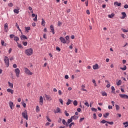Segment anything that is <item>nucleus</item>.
<instances>
[{"label": "nucleus", "instance_id": "f257e3e1", "mask_svg": "<svg viewBox=\"0 0 128 128\" xmlns=\"http://www.w3.org/2000/svg\"><path fill=\"white\" fill-rule=\"evenodd\" d=\"M32 52H33L32 48H30L29 49H26L25 50V54H26V56H32Z\"/></svg>", "mask_w": 128, "mask_h": 128}, {"label": "nucleus", "instance_id": "f03ea898", "mask_svg": "<svg viewBox=\"0 0 128 128\" xmlns=\"http://www.w3.org/2000/svg\"><path fill=\"white\" fill-rule=\"evenodd\" d=\"M4 60L7 68H8L10 66V59H8V57L6 56Z\"/></svg>", "mask_w": 128, "mask_h": 128}, {"label": "nucleus", "instance_id": "7ed1b4c3", "mask_svg": "<svg viewBox=\"0 0 128 128\" xmlns=\"http://www.w3.org/2000/svg\"><path fill=\"white\" fill-rule=\"evenodd\" d=\"M24 72L26 74H28V76H32V72H30V70L28 68H24Z\"/></svg>", "mask_w": 128, "mask_h": 128}, {"label": "nucleus", "instance_id": "20e7f679", "mask_svg": "<svg viewBox=\"0 0 128 128\" xmlns=\"http://www.w3.org/2000/svg\"><path fill=\"white\" fill-rule=\"evenodd\" d=\"M14 72H16V76L17 78H20V71L18 68H16L14 70Z\"/></svg>", "mask_w": 128, "mask_h": 128}, {"label": "nucleus", "instance_id": "39448f33", "mask_svg": "<svg viewBox=\"0 0 128 128\" xmlns=\"http://www.w3.org/2000/svg\"><path fill=\"white\" fill-rule=\"evenodd\" d=\"M22 116H23L24 118H26V120H28V112H26V111L22 112Z\"/></svg>", "mask_w": 128, "mask_h": 128}, {"label": "nucleus", "instance_id": "423d86ee", "mask_svg": "<svg viewBox=\"0 0 128 128\" xmlns=\"http://www.w3.org/2000/svg\"><path fill=\"white\" fill-rule=\"evenodd\" d=\"M119 96L120 98H126V100H128V96L126 94H120Z\"/></svg>", "mask_w": 128, "mask_h": 128}, {"label": "nucleus", "instance_id": "0eeeda50", "mask_svg": "<svg viewBox=\"0 0 128 128\" xmlns=\"http://www.w3.org/2000/svg\"><path fill=\"white\" fill-rule=\"evenodd\" d=\"M60 40L61 42H62V44H66V39L64 38V37L62 36L60 37Z\"/></svg>", "mask_w": 128, "mask_h": 128}, {"label": "nucleus", "instance_id": "6e6552de", "mask_svg": "<svg viewBox=\"0 0 128 128\" xmlns=\"http://www.w3.org/2000/svg\"><path fill=\"white\" fill-rule=\"evenodd\" d=\"M54 114H60L62 113V112H60V108L58 107L56 109V110H54Z\"/></svg>", "mask_w": 128, "mask_h": 128}, {"label": "nucleus", "instance_id": "1a4fd4ad", "mask_svg": "<svg viewBox=\"0 0 128 128\" xmlns=\"http://www.w3.org/2000/svg\"><path fill=\"white\" fill-rule=\"evenodd\" d=\"M92 68L94 70H98V68H100V66H98V64H96L94 65H93Z\"/></svg>", "mask_w": 128, "mask_h": 128}, {"label": "nucleus", "instance_id": "9d476101", "mask_svg": "<svg viewBox=\"0 0 128 128\" xmlns=\"http://www.w3.org/2000/svg\"><path fill=\"white\" fill-rule=\"evenodd\" d=\"M42 104H44V98L42 96L40 97V106H42Z\"/></svg>", "mask_w": 128, "mask_h": 128}, {"label": "nucleus", "instance_id": "9b49d317", "mask_svg": "<svg viewBox=\"0 0 128 128\" xmlns=\"http://www.w3.org/2000/svg\"><path fill=\"white\" fill-rule=\"evenodd\" d=\"M50 30H51V32L54 34V25H51L50 26Z\"/></svg>", "mask_w": 128, "mask_h": 128}, {"label": "nucleus", "instance_id": "f8f14e48", "mask_svg": "<svg viewBox=\"0 0 128 128\" xmlns=\"http://www.w3.org/2000/svg\"><path fill=\"white\" fill-rule=\"evenodd\" d=\"M122 16L120 18L122 20H124V18H126V12H122Z\"/></svg>", "mask_w": 128, "mask_h": 128}, {"label": "nucleus", "instance_id": "ddd939ff", "mask_svg": "<svg viewBox=\"0 0 128 128\" xmlns=\"http://www.w3.org/2000/svg\"><path fill=\"white\" fill-rule=\"evenodd\" d=\"M62 124H63L64 126H68V122H66L64 119H63L62 120Z\"/></svg>", "mask_w": 128, "mask_h": 128}, {"label": "nucleus", "instance_id": "4468645a", "mask_svg": "<svg viewBox=\"0 0 128 128\" xmlns=\"http://www.w3.org/2000/svg\"><path fill=\"white\" fill-rule=\"evenodd\" d=\"M45 97L46 98V100H52V97L48 95L45 94Z\"/></svg>", "mask_w": 128, "mask_h": 128}, {"label": "nucleus", "instance_id": "2eb2a0df", "mask_svg": "<svg viewBox=\"0 0 128 128\" xmlns=\"http://www.w3.org/2000/svg\"><path fill=\"white\" fill-rule=\"evenodd\" d=\"M4 32H8V24L6 23L4 25Z\"/></svg>", "mask_w": 128, "mask_h": 128}, {"label": "nucleus", "instance_id": "dca6fc26", "mask_svg": "<svg viewBox=\"0 0 128 128\" xmlns=\"http://www.w3.org/2000/svg\"><path fill=\"white\" fill-rule=\"evenodd\" d=\"M20 38L22 40H28V37H26V36L24 34L22 35Z\"/></svg>", "mask_w": 128, "mask_h": 128}, {"label": "nucleus", "instance_id": "f3484780", "mask_svg": "<svg viewBox=\"0 0 128 128\" xmlns=\"http://www.w3.org/2000/svg\"><path fill=\"white\" fill-rule=\"evenodd\" d=\"M8 104L10 106V108L12 110V106H14V102H10Z\"/></svg>", "mask_w": 128, "mask_h": 128}, {"label": "nucleus", "instance_id": "a211bd4d", "mask_svg": "<svg viewBox=\"0 0 128 128\" xmlns=\"http://www.w3.org/2000/svg\"><path fill=\"white\" fill-rule=\"evenodd\" d=\"M114 6H122V3L116 2H114Z\"/></svg>", "mask_w": 128, "mask_h": 128}, {"label": "nucleus", "instance_id": "6ab92c4d", "mask_svg": "<svg viewBox=\"0 0 128 128\" xmlns=\"http://www.w3.org/2000/svg\"><path fill=\"white\" fill-rule=\"evenodd\" d=\"M7 92H10L12 94H14V90L10 88L7 89Z\"/></svg>", "mask_w": 128, "mask_h": 128}, {"label": "nucleus", "instance_id": "aec40b11", "mask_svg": "<svg viewBox=\"0 0 128 128\" xmlns=\"http://www.w3.org/2000/svg\"><path fill=\"white\" fill-rule=\"evenodd\" d=\"M8 84L10 88H14V84L12 83H10V82H8Z\"/></svg>", "mask_w": 128, "mask_h": 128}, {"label": "nucleus", "instance_id": "412c9836", "mask_svg": "<svg viewBox=\"0 0 128 128\" xmlns=\"http://www.w3.org/2000/svg\"><path fill=\"white\" fill-rule=\"evenodd\" d=\"M42 22H41V24L42 26H46V21H44V18L42 19Z\"/></svg>", "mask_w": 128, "mask_h": 128}, {"label": "nucleus", "instance_id": "4be33fe9", "mask_svg": "<svg viewBox=\"0 0 128 128\" xmlns=\"http://www.w3.org/2000/svg\"><path fill=\"white\" fill-rule=\"evenodd\" d=\"M81 88V90H83L84 92H86V90L84 89V88H86V86L82 84Z\"/></svg>", "mask_w": 128, "mask_h": 128}, {"label": "nucleus", "instance_id": "5701e85b", "mask_svg": "<svg viewBox=\"0 0 128 128\" xmlns=\"http://www.w3.org/2000/svg\"><path fill=\"white\" fill-rule=\"evenodd\" d=\"M114 16V13H112L111 14L108 15V18H112Z\"/></svg>", "mask_w": 128, "mask_h": 128}, {"label": "nucleus", "instance_id": "b1692460", "mask_svg": "<svg viewBox=\"0 0 128 128\" xmlns=\"http://www.w3.org/2000/svg\"><path fill=\"white\" fill-rule=\"evenodd\" d=\"M72 122V117L68 119L67 121V124H70V122Z\"/></svg>", "mask_w": 128, "mask_h": 128}, {"label": "nucleus", "instance_id": "393cba45", "mask_svg": "<svg viewBox=\"0 0 128 128\" xmlns=\"http://www.w3.org/2000/svg\"><path fill=\"white\" fill-rule=\"evenodd\" d=\"M72 100L70 99H68V102H66L67 106H68L69 104H72Z\"/></svg>", "mask_w": 128, "mask_h": 128}, {"label": "nucleus", "instance_id": "a878e982", "mask_svg": "<svg viewBox=\"0 0 128 128\" xmlns=\"http://www.w3.org/2000/svg\"><path fill=\"white\" fill-rule=\"evenodd\" d=\"M72 120H78V116L74 115V116H71Z\"/></svg>", "mask_w": 128, "mask_h": 128}, {"label": "nucleus", "instance_id": "bb28decb", "mask_svg": "<svg viewBox=\"0 0 128 128\" xmlns=\"http://www.w3.org/2000/svg\"><path fill=\"white\" fill-rule=\"evenodd\" d=\"M102 94L103 96H108V94L106 92H102Z\"/></svg>", "mask_w": 128, "mask_h": 128}, {"label": "nucleus", "instance_id": "cd10ccee", "mask_svg": "<svg viewBox=\"0 0 128 128\" xmlns=\"http://www.w3.org/2000/svg\"><path fill=\"white\" fill-rule=\"evenodd\" d=\"M14 40L16 42H18V40H20V38L18 36H14Z\"/></svg>", "mask_w": 128, "mask_h": 128}, {"label": "nucleus", "instance_id": "c85d7f7f", "mask_svg": "<svg viewBox=\"0 0 128 128\" xmlns=\"http://www.w3.org/2000/svg\"><path fill=\"white\" fill-rule=\"evenodd\" d=\"M26 32H28V30H30V27L28 26V27H26L25 28Z\"/></svg>", "mask_w": 128, "mask_h": 128}, {"label": "nucleus", "instance_id": "c756f323", "mask_svg": "<svg viewBox=\"0 0 128 128\" xmlns=\"http://www.w3.org/2000/svg\"><path fill=\"white\" fill-rule=\"evenodd\" d=\"M123 124L124 126V128H128V122H124Z\"/></svg>", "mask_w": 128, "mask_h": 128}, {"label": "nucleus", "instance_id": "7c9ffc66", "mask_svg": "<svg viewBox=\"0 0 128 128\" xmlns=\"http://www.w3.org/2000/svg\"><path fill=\"white\" fill-rule=\"evenodd\" d=\"M110 116V113L109 112H106L105 114H104V118H108Z\"/></svg>", "mask_w": 128, "mask_h": 128}, {"label": "nucleus", "instance_id": "2f4dec72", "mask_svg": "<svg viewBox=\"0 0 128 128\" xmlns=\"http://www.w3.org/2000/svg\"><path fill=\"white\" fill-rule=\"evenodd\" d=\"M122 80H119L118 82H116V85L117 86H120L122 84Z\"/></svg>", "mask_w": 128, "mask_h": 128}, {"label": "nucleus", "instance_id": "473e14b6", "mask_svg": "<svg viewBox=\"0 0 128 128\" xmlns=\"http://www.w3.org/2000/svg\"><path fill=\"white\" fill-rule=\"evenodd\" d=\"M1 44L2 46H6V44H4V40H1Z\"/></svg>", "mask_w": 128, "mask_h": 128}, {"label": "nucleus", "instance_id": "72a5a7b5", "mask_svg": "<svg viewBox=\"0 0 128 128\" xmlns=\"http://www.w3.org/2000/svg\"><path fill=\"white\" fill-rule=\"evenodd\" d=\"M72 126H74V122H71V123L69 124V128H72Z\"/></svg>", "mask_w": 128, "mask_h": 128}, {"label": "nucleus", "instance_id": "f704fd0d", "mask_svg": "<svg viewBox=\"0 0 128 128\" xmlns=\"http://www.w3.org/2000/svg\"><path fill=\"white\" fill-rule=\"evenodd\" d=\"M59 102L61 104H62V106L64 105V101L62 100V99L60 98L59 99Z\"/></svg>", "mask_w": 128, "mask_h": 128}, {"label": "nucleus", "instance_id": "c9c22d12", "mask_svg": "<svg viewBox=\"0 0 128 128\" xmlns=\"http://www.w3.org/2000/svg\"><path fill=\"white\" fill-rule=\"evenodd\" d=\"M73 104H74V106H78V101H76V100H74L73 102Z\"/></svg>", "mask_w": 128, "mask_h": 128}, {"label": "nucleus", "instance_id": "e433bc0d", "mask_svg": "<svg viewBox=\"0 0 128 128\" xmlns=\"http://www.w3.org/2000/svg\"><path fill=\"white\" fill-rule=\"evenodd\" d=\"M92 82H93V84H94V86H97L98 85L96 84V80H92Z\"/></svg>", "mask_w": 128, "mask_h": 128}, {"label": "nucleus", "instance_id": "4c0bfd02", "mask_svg": "<svg viewBox=\"0 0 128 128\" xmlns=\"http://www.w3.org/2000/svg\"><path fill=\"white\" fill-rule=\"evenodd\" d=\"M62 23L60 21H58V26H62Z\"/></svg>", "mask_w": 128, "mask_h": 128}, {"label": "nucleus", "instance_id": "58836bf2", "mask_svg": "<svg viewBox=\"0 0 128 128\" xmlns=\"http://www.w3.org/2000/svg\"><path fill=\"white\" fill-rule=\"evenodd\" d=\"M101 124H106V122L108 124V121L103 120L100 122Z\"/></svg>", "mask_w": 128, "mask_h": 128}, {"label": "nucleus", "instance_id": "ea45409f", "mask_svg": "<svg viewBox=\"0 0 128 128\" xmlns=\"http://www.w3.org/2000/svg\"><path fill=\"white\" fill-rule=\"evenodd\" d=\"M36 112H40V107L38 106H36Z\"/></svg>", "mask_w": 128, "mask_h": 128}, {"label": "nucleus", "instance_id": "a19ab883", "mask_svg": "<svg viewBox=\"0 0 128 128\" xmlns=\"http://www.w3.org/2000/svg\"><path fill=\"white\" fill-rule=\"evenodd\" d=\"M120 70H126V66H124V68H120Z\"/></svg>", "mask_w": 128, "mask_h": 128}, {"label": "nucleus", "instance_id": "79ce46f5", "mask_svg": "<svg viewBox=\"0 0 128 128\" xmlns=\"http://www.w3.org/2000/svg\"><path fill=\"white\" fill-rule=\"evenodd\" d=\"M116 110H119L120 106L118 104H116Z\"/></svg>", "mask_w": 128, "mask_h": 128}, {"label": "nucleus", "instance_id": "37998d69", "mask_svg": "<svg viewBox=\"0 0 128 128\" xmlns=\"http://www.w3.org/2000/svg\"><path fill=\"white\" fill-rule=\"evenodd\" d=\"M17 44L18 48H22V46L20 44H19L18 42Z\"/></svg>", "mask_w": 128, "mask_h": 128}, {"label": "nucleus", "instance_id": "c03bdc74", "mask_svg": "<svg viewBox=\"0 0 128 128\" xmlns=\"http://www.w3.org/2000/svg\"><path fill=\"white\" fill-rule=\"evenodd\" d=\"M22 44L24 46H28V42H22Z\"/></svg>", "mask_w": 128, "mask_h": 128}, {"label": "nucleus", "instance_id": "a18cd8bd", "mask_svg": "<svg viewBox=\"0 0 128 128\" xmlns=\"http://www.w3.org/2000/svg\"><path fill=\"white\" fill-rule=\"evenodd\" d=\"M64 114H65L66 116H70V114L68 112L67 110L64 111Z\"/></svg>", "mask_w": 128, "mask_h": 128}, {"label": "nucleus", "instance_id": "49530a36", "mask_svg": "<svg viewBox=\"0 0 128 128\" xmlns=\"http://www.w3.org/2000/svg\"><path fill=\"white\" fill-rule=\"evenodd\" d=\"M66 40L67 42H70V36H66Z\"/></svg>", "mask_w": 128, "mask_h": 128}, {"label": "nucleus", "instance_id": "de8ad7c7", "mask_svg": "<svg viewBox=\"0 0 128 128\" xmlns=\"http://www.w3.org/2000/svg\"><path fill=\"white\" fill-rule=\"evenodd\" d=\"M33 20H34V22H36V20H38V15H36L35 18L33 19Z\"/></svg>", "mask_w": 128, "mask_h": 128}, {"label": "nucleus", "instance_id": "09e8293b", "mask_svg": "<svg viewBox=\"0 0 128 128\" xmlns=\"http://www.w3.org/2000/svg\"><path fill=\"white\" fill-rule=\"evenodd\" d=\"M91 110H92V112H97L98 110H96V108H91Z\"/></svg>", "mask_w": 128, "mask_h": 128}, {"label": "nucleus", "instance_id": "8fccbe9b", "mask_svg": "<svg viewBox=\"0 0 128 128\" xmlns=\"http://www.w3.org/2000/svg\"><path fill=\"white\" fill-rule=\"evenodd\" d=\"M107 124H110L111 126H112V124H114V122H108L107 121Z\"/></svg>", "mask_w": 128, "mask_h": 128}, {"label": "nucleus", "instance_id": "3c124183", "mask_svg": "<svg viewBox=\"0 0 128 128\" xmlns=\"http://www.w3.org/2000/svg\"><path fill=\"white\" fill-rule=\"evenodd\" d=\"M46 118L47 120H48L50 122H51L52 120L50 119V118H48V116H46Z\"/></svg>", "mask_w": 128, "mask_h": 128}, {"label": "nucleus", "instance_id": "603ef678", "mask_svg": "<svg viewBox=\"0 0 128 128\" xmlns=\"http://www.w3.org/2000/svg\"><path fill=\"white\" fill-rule=\"evenodd\" d=\"M10 38H14V34H10Z\"/></svg>", "mask_w": 128, "mask_h": 128}, {"label": "nucleus", "instance_id": "864d4df0", "mask_svg": "<svg viewBox=\"0 0 128 128\" xmlns=\"http://www.w3.org/2000/svg\"><path fill=\"white\" fill-rule=\"evenodd\" d=\"M14 12H15V14H18L19 12L18 10L15 9L14 10Z\"/></svg>", "mask_w": 128, "mask_h": 128}, {"label": "nucleus", "instance_id": "5fc2aeb1", "mask_svg": "<svg viewBox=\"0 0 128 128\" xmlns=\"http://www.w3.org/2000/svg\"><path fill=\"white\" fill-rule=\"evenodd\" d=\"M111 88H112V92H114V86H112L111 87Z\"/></svg>", "mask_w": 128, "mask_h": 128}, {"label": "nucleus", "instance_id": "6e6d98bb", "mask_svg": "<svg viewBox=\"0 0 128 128\" xmlns=\"http://www.w3.org/2000/svg\"><path fill=\"white\" fill-rule=\"evenodd\" d=\"M84 106H88H88H90V104H88V102H86L84 103Z\"/></svg>", "mask_w": 128, "mask_h": 128}, {"label": "nucleus", "instance_id": "4d7b16f0", "mask_svg": "<svg viewBox=\"0 0 128 128\" xmlns=\"http://www.w3.org/2000/svg\"><path fill=\"white\" fill-rule=\"evenodd\" d=\"M93 116L94 120H96V113L94 114Z\"/></svg>", "mask_w": 128, "mask_h": 128}, {"label": "nucleus", "instance_id": "13d9d810", "mask_svg": "<svg viewBox=\"0 0 128 128\" xmlns=\"http://www.w3.org/2000/svg\"><path fill=\"white\" fill-rule=\"evenodd\" d=\"M56 50H58V52H60V48L58 46L56 47Z\"/></svg>", "mask_w": 128, "mask_h": 128}, {"label": "nucleus", "instance_id": "bf43d9fd", "mask_svg": "<svg viewBox=\"0 0 128 128\" xmlns=\"http://www.w3.org/2000/svg\"><path fill=\"white\" fill-rule=\"evenodd\" d=\"M122 30L123 32H128V30H126L124 29V28H122Z\"/></svg>", "mask_w": 128, "mask_h": 128}, {"label": "nucleus", "instance_id": "052dcab7", "mask_svg": "<svg viewBox=\"0 0 128 128\" xmlns=\"http://www.w3.org/2000/svg\"><path fill=\"white\" fill-rule=\"evenodd\" d=\"M22 104L24 108H26V104L25 102H22Z\"/></svg>", "mask_w": 128, "mask_h": 128}, {"label": "nucleus", "instance_id": "680f3d73", "mask_svg": "<svg viewBox=\"0 0 128 128\" xmlns=\"http://www.w3.org/2000/svg\"><path fill=\"white\" fill-rule=\"evenodd\" d=\"M84 120V118H80V122H82V120Z\"/></svg>", "mask_w": 128, "mask_h": 128}, {"label": "nucleus", "instance_id": "e2e57ef3", "mask_svg": "<svg viewBox=\"0 0 128 128\" xmlns=\"http://www.w3.org/2000/svg\"><path fill=\"white\" fill-rule=\"evenodd\" d=\"M8 6H10V7L14 6V4H12V2H10V4H8Z\"/></svg>", "mask_w": 128, "mask_h": 128}, {"label": "nucleus", "instance_id": "0e129e2a", "mask_svg": "<svg viewBox=\"0 0 128 128\" xmlns=\"http://www.w3.org/2000/svg\"><path fill=\"white\" fill-rule=\"evenodd\" d=\"M58 92L59 96H62V90H59Z\"/></svg>", "mask_w": 128, "mask_h": 128}, {"label": "nucleus", "instance_id": "69168bd1", "mask_svg": "<svg viewBox=\"0 0 128 128\" xmlns=\"http://www.w3.org/2000/svg\"><path fill=\"white\" fill-rule=\"evenodd\" d=\"M86 12L87 14H90V10H86Z\"/></svg>", "mask_w": 128, "mask_h": 128}, {"label": "nucleus", "instance_id": "338daca9", "mask_svg": "<svg viewBox=\"0 0 128 128\" xmlns=\"http://www.w3.org/2000/svg\"><path fill=\"white\" fill-rule=\"evenodd\" d=\"M17 66L16 64H13V68H16Z\"/></svg>", "mask_w": 128, "mask_h": 128}, {"label": "nucleus", "instance_id": "774afa93", "mask_svg": "<svg viewBox=\"0 0 128 128\" xmlns=\"http://www.w3.org/2000/svg\"><path fill=\"white\" fill-rule=\"evenodd\" d=\"M124 8H128V4H125L124 6Z\"/></svg>", "mask_w": 128, "mask_h": 128}]
</instances>
